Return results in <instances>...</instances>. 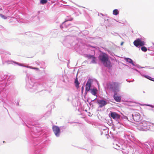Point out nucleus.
Segmentation results:
<instances>
[{
	"mask_svg": "<svg viewBox=\"0 0 154 154\" xmlns=\"http://www.w3.org/2000/svg\"><path fill=\"white\" fill-rule=\"evenodd\" d=\"M114 94L113 96V97L116 101L118 102H119L121 100V97L119 96H117L116 92L114 93Z\"/></svg>",
	"mask_w": 154,
	"mask_h": 154,
	"instance_id": "15",
	"label": "nucleus"
},
{
	"mask_svg": "<svg viewBox=\"0 0 154 154\" xmlns=\"http://www.w3.org/2000/svg\"><path fill=\"white\" fill-rule=\"evenodd\" d=\"M29 125H31V123H29Z\"/></svg>",
	"mask_w": 154,
	"mask_h": 154,
	"instance_id": "50",
	"label": "nucleus"
},
{
	"mask_svg": "<svg viewBox=\"0 0 154 154\" xmlns=\"http://www.w3.org/2000/svg\"><path fill=\"white\" fill-rule=\"evenodd\" d=\"M52 129L55 136L57 137H59L60 134V129L59 127L56 125H53Z\"/></svg>",
	"mask_w": 154,
	"mask_h": 154,
	"instance_id": "11",
	"label": "nucleus"
},
{
	"mask_svg": "<svg viewBox=\"0 0 154 154\" xmlns=\"http://www.w3.org/2000/svg\"><path fill=\"white\" fill-rule=\"evenodd\" d=\"M119 13V11L117 9H114L113 11V14L115 15H117Z\"/></svg>",
	"mask_w": 154,
	"mask_h": 154,
	"instance_id": "24",
	"label": "nucleus"
},
{
	"mask_svg": "<svg viewBox=\"0 0 154 154\" xmlns=\"http://www.w3.org/2000/svg\"><path fill=\"white\" fill-rule=\"evenodd\" d=\"M128 118L131 121L134 120L136 122H139L141 119V116L138 112H134L132 114H130L128 116Z\"/></svg>",
	"mask_w": 154,
	"mask_h": 154,
	"instance_id": "6",
	"label": "nucleus"
},
{
	"mask_svg": "<svg viewBox=\"0 0 154 154\" xmlns=\"http://www.w3.org/2000/svg\"><path fill=\"white\" fill-rule=\"evenodd\" d=\"M35 63L38 65L41 68H43L45 66V63L43 61H36Z\"/></svg>",
	"mask_w": 154,
	"mask_h": 154,
	"instance_id": "14",
	"label": "nucleus"
},
{
	"mask_svg": "<svg viewBox=\"0 0 154 154\" xmlns=\"http://www.w3.org/2000/svg\"><path fill=\"white\" fill-rule=\"evenodd\" d=\"M92 60L91 61V63H96L97 62L96 61V58L94 56H93V57H92L91 58Z\"/></svg>",
	"mask_w": 154,
	"mask_h": 154,
	"instance_id": "25",
	"label": "nucleus"
},
{
	"mask_svg": "<svg viewBox=\"0 0 154 154\" xmlns=\"http://www.w3.org/2000/svg\"><path fill=\"white\" fill-rule=\"evenodd\" d=\"M149 122L143 121L139 123L137 126V128L140 131H146L149 130Z\"/></svg>",
	"mask_w": 154,
	"mask_h": 154,
	"instance_id": "5",
	"label": "nucleus"
},
{
	"mask_svg": "<svg viewBox=\"0 0 154 154\" xmlns=\"http://www.w3.org/2000/svg\"><path fill=\"white\" fill-rule=\"evenodd\" d=\"M146 43V39L144 37L138 38L135 40L134 42V45L136 47L138 46H142L145 45Z\"/></svg>",
	"mask_w": 154,
	"mask_h": 154,
	"instance_id": "7",
	"label": "nucleus"
},
{
	"mask_svg": "<svg viewBox=\"0 0 154 154\" xmlns=\"http://www.w3.org/2000/svg\"><path fill=\"white\" fill-rule=\"evenodd\" d=\"M0 17H1L2 18L4 19H7V17L2 14H0Z\"/></svg>",
	"mask_w": 154,
	"mask_h": 154,
	"instance_id": "29",
	"label": "nucleus"
},
{
	"mask_svg": "<svg viewBox=\"0 0 154 154\" xmlns=\"http://www.w3.org/2000/svg\"><path fill=\"white\" fill-rule=\"evenodd\" d=\"M2 8H0V11H2Z\"/></svg>",
	"mask_w": 154,
	"mask_h": 154,
	"instance_id": "49",
	"label": "nucleus"
},
{
	"mask_svg": "<svg viewBox=\"0 0 154 154\" xmlns=\"http://www.w3.org/2000/svg\"><path fill=\"white\" fill-rule=\"evenodd\" d=\"M124 137L127 141L129 140L132 141L134 137L129 132H125L124 133Z\"/></svg>",
	"mask_w": 154,
	"mask_h": 154,
	"instance_id": "12",
	"label": "nucleus"
},
{
	"mask_svg": "<svg viewBox=\"0 0 154 154\" xmlns=\"http://www.w3.org/2000/svg\"><path fill=\"white\" fill-rule=\"evenodd\" d=\"M97 103L98 104L100 108L102 107L107 104V102L103 99L97 100Z\"/></svg>",
	"mask_w": 154,
	"mask_h": 154,
	"instance_id": "13",
	"label": "nucleus"
},
{
	"mask_svg": "<svg viewBox=\"0 0 154 154\" xmlns=\"http://www.w3.org/2000/svg\"><path fill=\"white\" fill-rule=\"evenodd\" d=\"M135 70L137 72H138L140 74H142L138 70H137V69H135Z\"/></svg>",
	"mask_w": 154,
	"mask_h": 154,
	"instance_id": "40",
	"label": "nucleus"
},
{
	"mask_svg": "<svg viewBox=\"0 0 154 154\" xmlns=\"http://www.w3.org/2000/svg\"><path fill=\"white\" fill-rule=\"evenodd\" d=\"M123 42H122L121 43V45H122V44H123Z\"/></svg>",
	"mask_w": 154,
	"mask_h": 154,
	"instance_id": "47",
	"label": "nucleus"
},
{
	"mask_svg": "<svg viewBox=\"0 0 154 154\" xmlns=\"http://www.w3.org/2000/svg\"><path fill=\"white\" fill-rule=\"evenodd\" d=\"M110 134H111V132H110Z\"/></svg>",
	"mask_w": 154,
	"mask_h": 154,
	"instance_id": "51",
	"label": "nucleus"
},
{
	"mask_svg": "<svg viewBox=\"0 0 154 154\" xmlns=\"http://www.w3.org/2000/svg\"><path fill=\"white\" fill-rule=\"evenodd\" d=\"M91 86V83L90 82L88 81L85 86V91H88L90 90V88Z\"/></svg>",
	"mask_w": 154,
	"mask_h": 154,
	"instance_id": "17",
	"label": "nucleus"
},
{
	"mask_svg": "<svg viewBox=\"0 0 154 154\" xmlns=\"http://www.w3.org/2000/svg\"><path fill=\"white\" fill-rule=\"evenodd\" d=\"M26 126H27L28 127H29V128H30V127L29 126H28V125H26Z\"/></svg>",
	"mask_w": 154,
	"mask_h": 154,
	"instance_id": "48",
	"label": "nucleus"
},
{
	"mask_svg": "<svg viewBox=\"0 0 154 154\" xmlns=\"http://www.w3.org/2000/svg\"><path fill=\"white\" fill-rule=\"evenodd\" d=\"M120 84L117 82H109L106 84V88L108 91L116 93L119 91Z\"/></svg>",
	"mask_w": 154,
	"mask_h": 154,
	"instance_id": "3",
	"label": "nucleus"
},
{
	"mask_svg": "<svg viewBox=\"0 0 154 154\" xmlns=\"http://www.w3.org/2000/svg\"><path fill=\"white\" fill-rule=\"evenodd\" d=\"M93 55H91L90 54L87 55V57L88 58V59H91L92 58V57H93Z\"/></svg>",
	"mask_w": 154,
	"mask_h": 154,
	"instance_id": "31",
	"label": "nucleus"
},
{
	"mask_svg": "<svg viewBox=\"0 0 154 154\" xmlns=\"http://www.w3.org/2000/svg\"><path fill=\"white\" fill-rule=\"evenodd\" d=\"M42 152V150H40V151H37V152H36V154H37L39 152Z\"/></svg>",
	"mask_w": 154,
	"mask_h": 154,
	"instance_id": "37",
	"label": "nucleus"
},
{
	"mask_svg": "<svg viewBox=\"0 0 154 154\" xmlns=\"http://www.w3.org/2000/svg\"><path fill=\"white\" fill-rule=\"evenodd\" d=\"M96 99V98H95V99H94V100H91V101H94V100H95Z\"/></svg>",
	"mask_w": 154,
	"mask_h": 154,
	"instance_id": "45",
	"label": "nucleus"
},
{
	"mask_svg": "<svg viewBox=\"0 0 154 154\" xmlns=\"http://www.w3.org/2000/svg\"><path fill=\"white\" fill-rule=\"evenodd\" d=\"M47 0H41L40 1V3L42 5L46 4L47 2Z\"/></svg>",
	"mask_w": 154,
	"mask_h": 154,
	"instance_id": "27",
	"label": "nucleus"
},
{
	"mask_svg": "<svg viewBox=\"0 0 154 154\" xmlns=\"http://www.w3.org/2000/svg\"><path fill=\"white\" fill-rule=\"evenodd\" d=\"M35 69L38 71L39 70V69L38 68L34 67H33V69Z\"/></svg>",
	"mask_w": 154,
	"mask_h": 154,
	"instance_id": "38",
	"label": "nucleus"
},
{
	"mask_svg": "<svg viewBox=\"0 0 154 154\" xmlns=\"http://www.w3.org/2000/svg\"><path fill=\"white\" fill-rule=\"evenodd\" d=\"M66 128V127L65 126H61L60 127V129L62 131L65 129Z\"/></svg>",
	"mask_w": 154,
	"mask_h": 154,
	"instance_id": "32",
	"label": "nucleus"
},
{
	"mask_svg": "<svg viewBox=\"0 0 154 154\" xmlns=\"http://www.w3.org/2000/svg\"><path fill=\"white\" fill-rule=\"evenodd\" d=\"M138 146L144 151H146L147 153H150L154 149V141L153 140H150L145 143H140Z\"/></svg>",
	"mask_w": 154,
	"mask_h": 154,
	"instance_id": "2",
	"label": "nucleus"
},
{
	"mask_svg": "<svg viewBox=\"0 0 154 154\" xmlns=\"http://www.w3.org/2000/svg\"><path fill=\"white\" fill-rule=\"evenodd\" d=\"M132 69H134L135 70V69H136L135 68L133 67L131 68Z\"/></svg>",
	"mask_w": 154,
	"mask_h": 154,
	"instance_id": "44",
	"label": "nucleus"
},
{
	"mask_svg": "<svg viewBox=\"0 0 154 154\" xmlns=\"http://www.w3.org/2000/svg\"><path fill=\"white\" fill-rule=\"evenodd\" d=\"M98 58L106 67L109 66L111 63L109 60L108 55L105 53L100 54Z\"/></svg>",
	"mask_w": 154,
	"mask_h": 154,
	"instance_id": "4",
	"label": "nucleus"
},
{
	"mask_svg": "<svg viewBox=\"0 0 154 154\" xmlns=\"http://www.w3.org/2000/svg\"><path fill=\"white\" fill-rule=\"evenodd\" d=\"M141 75L143 77H145L146 78L150 80L154 81V80L152 79L153 78L150 77L148 75H143L142 74H141Z\"/></svg>",
	"mask_w": 154,
	"mask_h": 154,
	"instance_id": "23",
	"label": "nucleus"
},
{
	"mask_svg": "<svg viewBox=\"0 0 154 154\" xmlns=\"http://www.w3.org/2000/svg\"><path fill=\"white\" fill-rule=\"evenodd\" d=\"M75 86L77 88H79V83L77 78H76L75 81Z\"/></svg>",
	"mask_w": 154,
	"mask_h": 154,
	"instance_id": "26",
	"label": "nucleus"
},
{
	"mask_svg": "<svg viewBox=\"0 0 154 154\" xmlns=\"http://www.w3.org/2000/svg\"><path fill=\"white\" fill-rule=\"evenodd\" d=\"M126 81L128 82H131V81H128V79H126Z\"/></svg>",
	"mask_w": 154,
	"mask_h": 154,
	"instance_id": "43",
	"label": "nucleus"
},
{
	"mask_svg": "<svg viewBox=\"0 0 154 154\" xmlns=\"http://www.w3.org/2000/svg\"><path fill=\"white\" fill-rule=\"evenodd\" d=\"M26 88L30 92L37 93L43 89L44 82H36L31 74H26Z\"/></svg>",
	"mask_w": 154,
	"mask_h": 154,
	"instance_id": "1",
	"label": "nucleus"
},
{
	"mask_svg": "<svg viewBox=\"0 0 154 154\" xmlns=\"http://www.w3.org/2000/svg\"><path fill=\"white\" fill-rule=\"evenodd\" d=\"M148 125L149 130H150L152 131H154V124L149 122V124Z\"/></svg>",
	"mask_w": 154,
	"mask_h": 154,
	"instance_id": "18",
	"label": "nucleus"
},
{
	"mask_svg": "<svg viewBox=\"0 0 154 154\" xmlns=\"http://www.w3.org/2000/svg\"><path fill=\"white\" fill-rule=\"evenodd\" d=\"M1 76V77H3V76H4L0 80H3L4 79H5V78H6V77L5 76V75H4L3 74H2V75Z\"/></svg>",
	"mask_w": 154,
	"mask_h": 154,
	"instance_id": "35",
	"label": "nucleus"
},
{
	"mask_svg": "<svg viewBox=\"0 0 154 154\" xmlns=\"http://www.w3.org/2000/svg\"><path fill=\"white\" fill-rule=\"evenodd\" d=\"M72 19V18H71L70 19H67L60 25V28L64 31H66V29L71 27V24L69 23V21H71Z\"/></svg>",
	"mask_w": 154,
	"mask_h": 154,
	"instance_id": "9",
	"label": "nucleus"
},
{
	"mask_svg": "<svg viewBox=\"0 0 154 154\" xmlns=\"http://www.w3.org/2000/svg\"><path fill=\"white\" fill-rule=\"evenodd\" d=\"M133 66H135L136 67L138 68H143V67L140 66L139 65L136 64H135V63H134V65H133Z\"/></svg>",
	"mask_w": 154,
	"mask_h": 154,
	"instance_id": "30",
	"label": "nucleus"
},
{
	"mask_svg": "<svg viewBox=\"0 0 154 154\" xmlns=\"http://www.w3.org/2000/svg\"><path fill=\"white\" fill-rule=\"evenodd\" d=\"M11 62H13L14 63H16L17 64H18V65H19V64L18 63H16L15 62H14V61H11Z\"/></svg>",
	"mask_w": 154,
	"mask_h": 154,
	"instance_id": "41",
	"label": "nucleus"
},
{
	"mask_svg": "<svg viewBox=\"0 0 154 154\" xmlns=\"http://www.w3.org/2000/svg\"><path fill=\"white\" fill-rule=\"evenodd\" d=\"M24 66L25 67H26L27 68L32 69H33V67H32L31 66Z\"/></svg>",
	"mask_w": 154,
	"mask_h": 154,
	"instance_id": "34",
	"label": "nucleus"
},
{
	"mask_svg": "<svg viewBox=\"0 0 154 154\" xmlns=\"http://www.w3.org/2000/svg\"><path fill=\"white\" fill-rule=\"evenodd\" d=\"M142 51L144 52H146L147 51V48L144 46H142L141 48Z\"/></svg>",
	"mask_w": 154,
	"mask_h": 154,
	"instance_id": "28",
	"label": "nucleus"
},
{
	"mask_svg": "<svg viewBox=\"0 0 154 154\" xmlns=\"http://www.w3.org/2000/svg\"><path fill=\"white\" fill-rule=\"evenodd\" d=\"M33 125L34 126V125ZM30 128H32L34 131H35V130H36L37 129L36 128V127H35L34 126H33L32 127H30Z\"/></svg>",
	"mask_w": 154,
	"mask_h": 154,
	"instance_id": "36",
	"label": "nucleus"
},
{
	"mask_svg": "<svg viewBox=\"0 0 154 154\" xmlns=\"http://www.w3.org/2000/svg\"><path fill=\"white\" fill-rule=\"evenodd\" d=\"M64 27H65V26H63Z\"/></svg>",
	"mask_w": 154,
	"mask_h": 154,
	"instance_id": "52",
	"label": "nucleus"
},
{
	"mask_svg": "<svg viewBox=\"0 0 154 154\" xmlns=\"http://www.w3.org/2000/svg\"><path fill=\"white\" fill-rule=\"evenodd\" d=\"M125 60L127 62L133 65H134V63L133 62L132 59L129 58H125Z\"/></svg>",
	"mask_w": 154,
	"mask_h": 154,
	"instance_id": "20",
	"label": "nucleus"
},
{
	"mask_svg": "<svg viewBox=\"0 0 154 154\" xmlns=\"http://www.w3.org/2000/svg\"><path fill=\"white\" fill-rule=\"evenodd\" d=\"M91 93L94 95H96L97 90L96 89L93 88L91 89Z\"/></svg>",
	"mask_w": 154,
	"mask_h": 154,
	"instance_id": "21",
	"label": "nucleus"
},
{
	"mask_svg": "<svg viewBox=\"0 0 154 154\" xmlns=\"http://www.w3.org/2000/svg\"><path fill=\"white\" fill-rule=\"evenodd\" d=\"M113 145H116V146L114 147V148L116 149H118V147H120V146L121 145V144L120 143L116 141H114L113 143Z\"/></svg>",
	"mask_w": 154,
	"mask_h": 154,
	"instance_id": "19",
	"label": "nucleus"
},
{
	"mask_svg": "<svg viewBox=\"0 0 154 154\" xmlns=\"http://www.w3.org/2000/svg\"><path fill=\"white\" fill-rule=\"evenodd\" d=\"M71 18H72L71 17H68L66 19V20H67V19H70Z\"/></svg>",
	"mask_w": 154,
	"mask_h": 154,
	"instance_id": "42",
	"label": "nucleus"
},
{
	"mask_svg": "<svg viewBox=\"0 0 154 154\" xmlns=\"http://www.w3.org/2000/svg\"><path fill=\"white\" fill-rule=\"evenodd\" d=\"M151 49H148L149 50H151L153 51H154V44H153V45L151 47Z\"/></svg>",
	"mask_w": 154,
	"mask_h": 154,
	"instance_id": "33",
	"label": "nucleus"
},
{
	"mask_svg": "<svg viewBox=\"0 0 154 154\" xmlns=\"http://www.w3.org/2000/svg\"><path fill=\"white\" fill-rule=\"evenodd\" d=\"M134 81V80L133 79V80L131 81V82H133Z\"/></svg>",
	"mask_w": 154,
	"mask_h": 154,
	"instance_id": "46",
	"label": "nucleus"
},
{
	"mask_svg": "<svg viewBox=\"0 0 154 154\" xmlns=\"http://www.w3.org/2000/svg\"><path fill=\"white\" fill-rule=\"evenodd\" d=\"M109 116L116 120L117 123L121 124L120 117L121 116L116 112L110 111L109 114Z\"/></svg>",
	"mask_w": 154,
	"mask_h": 154,
	"instance_id": "10",
	"label": "nucleus"
},
{
	"mask_svg": "<svg viewBox=\"0 0 154 154\" xmlns=\"http://www.w3.org/2000/svg\"><path fill=\"white\" fill-rule=\"evenodd\" d=\"M141 75L143 77H145L146 78L150 80L154 81V80L152 79L153 78L150 77L148 75H143L142 74H141Z\"/></svg>",
	"mask_w": 154,
	"mask_h": 154,
	"instance_id": "22",
	"label": "nucleus"
},
{
	"mask_svg": "<svg viewBox=\"0 0 154 154\" xmlns=\"http://www.w3.org/2000/svg\"><path fill=\"white\" fill-rule=\"evenodd\" d=\"M5 14H7L8 16H11L13 14V12L11 10H5L4 11Z\"/></svg>",
	"mask_w": 154,
	"mask_h": 154,
	"instance_id": "16",
	"label": "nucleus"
},
{
	"mask_svg": "<svg viewBox=\"0 0 154 154\" xmlns=\"http://www.w3.org/2000/svg\"><path fill=\"white\" fill-rule=\"evenodd\" d=\"M3 86H4V87L0 88V89H4V88L6 86V85L5 84H4Z\"/></svg>",
	"mask_w": 154,
	"mask_h": 154,
	"instance_id": "39",
	"label": "nucleus"
},
{
	"mask_svg": "<svg viewBox=\"0 0 154 154\" xmlns=\"http://www.w3.org/2000/svg\"><path fill=\"white\" fill-rule=\"evenodd\" d=\"M62 43L65 46L69 48L74 45L72 38L70 37H67L63 41Z\"/></svg>",
	"mask_w": 154,
	"mask_h": 154,
	"instance_id": "8",
	"label": "nucleus"
}]
</instances>
